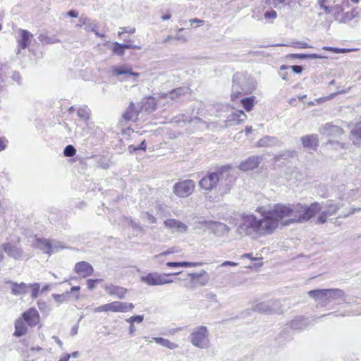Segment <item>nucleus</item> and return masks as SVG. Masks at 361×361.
<instances>
[{
	"label": "nucleus",
	"mask_w": 361,
	"mask_h": 361,
	"mask_svg": "<svg viewBox=\"0 0 361 361\" xmlns=\"http://www.w3.org/2000/svg\"><path fill=\"white\" fill-rule=\"evenodd\" d=\"M275 222L266 219L264 212L262 218L258 219L253 214H243L236 228L240 236H251L256 238L259 236L271 233L274 231Z\"/></svg>",
	"instance_id": "f257e3e1"
},
{
	"label": "nucleus",
	"mask_w": 361,
	"mask_h": 361,
	"mask_svg": "<svg viewBox=\"0 0 361 361\" xmlns=\"http://www.w3.org/2000/svg\"><path fill=\"white\" fill-rule=\"evenodd\" d=\"M319 202H313L310 205L298 203L290 206L291 216L285 222V225L293 223H303L314 217L322 209Z\"/></svg>",
	"instance_id": "f03ea898"
},
{
	"label": "nucleus",
	"mask_w": 361,
	"mask_h": 361,
	"mask_svg": "<svg viewBox=\"0 0 361 361\" xmlns=\"http://www.w3.org/2000/svg\"><path fill=\"white\" fill-rule=\"evenodd\" d=\"M255 89L253 80L246 73H236L233 76V86L231 98L235 101L245 94L252 93Z\"/></svg>",
	"instance_id": "7ed1b4c3"
},
{
	"label": "nucleus",
	"mask_w": 361,
	"mask_h": 361,
	"mask_svg": "<svg viewBox=\"0 0 361 361\" xmlns=\"http://www.w3.org/2000/svg\"><path fill=\"white\" fill-rule=\"evenodd\" d=\"M231 170L230 167L224 166L218 172H210L208 173L204 177H203L199 182L200 186L206 190H211L214 188L219 182L223 183V181H227L225 185L226 190H230V185L232 182L231 177H230Z\"/></svg>",
	"instance_id": "20e7f679"
},
{
	"label": "nucleus",
	"mask_w": 361,
	"mask_h": 361,
	"mask_svg": "<svg viewBox=\"0 0 361 361\" xmlns=\"http://www.w3.org/2000/svg\"><path fill=\"white\" fill-rule=\"evenodd\" d=\"M290 205L278 204L273 209L269 211H264V214L266 219L275 222L274 230L278 227L279 221L284 218L291 216Z\"/></svg>",
	"instance_id": "39448f33"
},
{
	"label": "nucleus",
	"mask_w": 361,
	"mask_h": 361,
	"mask_svg": "<svg viewBox=\"0 0 361 361\" xmlns=\"http://www.w3.org/2000/svg\"><path fill=\"white\" fill-rule=\"evenodd\" d=\"M189 338L191 343L197 348L206 349L209 346V331L204 326L194 328Z\"/></svg>",
	"instance_id": "423d86ee"
},
{
	"label": "nucleus",
	"mask_w": 361,
	"mask_h": 361,
	"mask_svg": "<svg viewBox=\"0 0 361 361\" xmlns=\"http://www.w3.org/2000/svg\"><path fill=\"white\" fill-rule=\"evenodd\" d=\"M180 274V272H176L173 274H158V273H149L145 276L142 277V281L146 283L149 286H159L167 283H173V281L168 279L169 276H176Z\"/></svg>",
	"instance_id": "0eeeda50"
},
{
	"label": "nucleus",
	"mask_w": 361,
	"mask_h": 361,
	"mask_svg": "<svg viewBox=\"0 0 361 361\" xmlns=\"http://www.w3.org/2000/svg\"><path fill=\"white\" fill-rule=\"evenodd\" d=\"M195 188V182L192 180L187 179L176 183L173 187V192L177 197L184 198L190 196L193 192Z\"/></svg>",
	"instance_id": "6e6552de"
},
{
	"label": "nucleus",
	"mask_w": 361,
	"mask_h": 361,
	"mask_svg": "<svg viewBox=\"0 0 361 361\" xmlns=\"http://www.w3.org/2000/svg\"><path fill=\"white\" fill-rule=\"evenodd\" d=\"M255 312L266 314H281L283 310L279 302L269 301L257 303L252 307Z\"/></svg>",
	"instance_id": "1a4fd4ad"
},
{
	"label": "nucleus",
	"mask_w": 361,
	"mask_h": 361,
	"mask_svg": "<svg viewBox=\"0 0 361 361\" xmlns=\"http://www.w3.org/2000/svg\"><path fill=\"white\" fill-rule=\"evenodd\" d=\"M320 204L322 208L316 220V223L319 224H324L329 216L336 214L340 209V205L334 204L332 200H328L324 204Z\"/></svg>",
	"instance_id": "9d476101"
},
{
	"label": "nucleus",
	"mask_w": 361,
	"mask_h": 361,
	"mask_svg": "<svg viewBox=\"0 0 361 361\" xmlns=\"http://www.w3.org/2000/svg\"><path fill=\"white\" fill-rule=\"evenodd\" d=\"M201 224L217 237H222L228 234L231 230L226 224L219 221H203Z\"/></svg>",
	"instance_id": "9b49d317"
},
{
	"label": "nucleus",
	"mask_w": 361,
	"mask_h": 361,
	"mask_svg": "<svg viewBox=\"0 0 361 361\" xmlns=\"http://www.w3.org/2000/svg\"><path fill=\"white\" fill-rule=\"evenodd\" d=\"M0 250H4L10 257L16 260L23 259V250L17 245L6 243L0 245Z\"/></svg>",
	"instance_id": "f8f14e48"
},
{
	"label": "nucleus",
	"mask_w": 361,
	"mask_h": 361,
	"mask_svg": "<svg viewBox=\"0 0 361 361\" xmlns=\"http://www.w3.org/2000/svg\"><path fill=\"white\" fill-rule=\"evenodd\" d=\"M308 295L313 298L320 307L329 305L326 289H316L308 292Z\"/></svg>",
	"instance_id": "ddd939ff"
},
{
	"label": "nucleus",
	"mask_w": 361,
	"mask_h": 361,
	"mask_svg": "<svg viewBox=\"0 0 361 361\" xmlns=\"http://www.w3.org/2000/svg\"><path fill=\"white\" fill-rule=\"evenodd\" d=\"M22 319L30 326H35L39 323L40 317L37 310L31 307L23 313Z\"/></svg>",
	"instance_id": "4468645a"
},
{
	"label": "nucleus",
	"mask_w": 361,
	"mask_h": 361,
	"mask_svg": "<svg viewBox=\"0 0 361 361\" xmlns=\"http://www.w3.org/2000/svg\"><path fill=\"white\" fill-rule=\"evenodd\" d=\"M107 312H126L134 308L133 303L114 301L106 304Z\"/></svg>",
	"instance_id": "2eb2a0df"
},
{
	"label": "nucleus",
	"mask_w": 361,
	"mask_h": 361,
	"mask_svg": "<svg viewBox=\"0 0 361 361\" xmlns=\"http://www.w3.org/2000/svg\"><path fill=\"white\" fill-rule=\"evenodd\" d=\"M247 118V115L242 110H235L229 114L225 122L226 126L238 125L244 122Z\"/></svg>",
	"instance_id": "dca6fc26"
},
{
	"label": "nucleus",
	"mask_w": 361,
	"mask_h": 361,
	"mask_svg": "<svg viewBox=\"0 0 361 361\" xmlns=\"http://www.w3.org/2000/svg\"><path fill=\"white\" fill-rule=\"evenodd\" d=\"M164 226L173 232L186 233L188 226L183 222L174 219H169L164 221Z\"/></svg>",
	"instance_id": "f3484780"
},
{
	"label": "nucleus",
	"mask_w": 361,
	"mask_h": 361,
	"mask_svg": "<svg viewBox=\"0 0 361 361\" xmlns=\"http://www.w3.org/2000/svg\"><path fill=\"white\" fill-rule=\"evenodd\" d=\"M192 93V90L189 87L183 86L177 87L170 92L166 94H163L161 97L170 99L171 100H174L180 98L181 96L190 94Z\"/></svg>",
	"instance_id": "a211bd4d"
},
{
	"label": "nucleus",
	"mask_w": 361,
	"mask_h": 361,
	"mask_svg": "<svg viewBox=\"0 0 361 361\" xmlns=\"http://www.w3.org/2000/svg\"><path fill=\"white\" fill-rule=\"evenodd\" d=\"M327 290V297L329 300V304L334 301L340 300L342 302L347 303L346 301V295L345 292L339 288H329L326 289Z\"/></svg>",
	"instance_id": "6ab92c4d"
},
{
	"label": "nucleus",
	"mask_w": 361,
	"mask_h": 361,
	"mask_svg": "<svg viewBox=\"0 0 361 361\" xmlns=\"http://www.w3.org/2000/svg\"><path fill=\"white\" fill-rule=\"evenodd\" d=\"M140 109L139 104H137V106H135V104L131 102L123 114V118L127 121H136Z\"/></svg>",
	"instance_id": "aec40b11"
},
{
	"label": "nucleus",
	"mask_w": 361,
	"mask_h": 361,
	"mask_svg": "<svg viewBox=\"0 0 361 361\" xmlns=\"http://www.w3.org/2000/svg\"><path fill=\"white\" fill-rule=\"evenodd\" d=\"M75 272L83 278L91 276L94 269L90 264L87 262H78L75 266Z\"/></svg>",
	"instance_id": "412c9836"
},
{
	"label": "nucleus",
	"mask_w": 361,
	"mask_h": 361,
	"mask_svg": "<svg viewBox=\"0 0 361 361\" xmlns=\"http://www.w3.org/2000/svg\"><path fill=\"white\" fill-rule=\"evenodd\" d=\"M39 247L47 253H52L62 249L63 247L61 246L59 243H51L50 240L44 239L38 240Z\"/></svg>",
	"instance_id": "4be33fe9"
},
{
	"label": "nucleus",
	"mask_w": 361,
	"mask_h": 361,
	"mask_svg": "<svg viewBox=\"0 0 361 361\" xmlns=\"http://www.w3.org/2000/svg\"><path fill=\"white\" fill-rule=\"evenodd\" d=\"M302 146L310 149L315 150L319 145V137L316 134H311L301 137Z\"/></svg>",
	"instance_id": "5701e85b"
},
{
	"label": "nucleus",
	"mask_w": 361,
	"mask_h": 361,
	"mask_svg": "<svg viewBox=\"0 0 361 361\" xmlns=\"http://www.w3.org/2000/svg\"><path fill=\"white\" fill-rule=\"evenodd\" d=\"M261 159V157L258 156L250 157L245 161L241 162L239 168L244 171L253 170L259 166Z\"/></svg>",
	"instance_id": "b1692460"
},
{
	"label": "nucleus",
	"mask_w": 361,
	"mask_h": 361,
	"mask_svg": "<svg viewBox=\"0 0 361 361\" xmlns=\"http://www.w3.org/2000/svg\"><path fill=\"white\" fill-rule=\"evenodd\" d=\"M105 290L109 295L116 296L119 299L124 298L127 292L126 288L113 284L106 285Z\"/></svg>",
	"instance_id": "393cba45"
},
{
	"label": "nucleus",
	"mask_w": 361,
	"mask_h": 361,
	"mask_svg": "<svg viewBox=\"0 0 361 361\" xmlns=\"http://www.w3.org/2000/svg\"><path fill=\"white\" fill-rule=\"evenodd\" d=\"M113 74L114 75H124V79H129L130 77H138V73H134L131 68L126 66L116 67L113 70Z\"/></svg>",
	"instance_id": "a878e982"
},
{
	"label": "nucleus",
	"mask_w": 361,
	"mask_h": 361,
	"mask_svg": "<svg viewBox=\"0 0 361 361\" xmlns=\"http://www.w3.org/2000/svg\"><path fill=\"white\" fill-rule=\"evenodd\" d=\"M308 325L307 319L302 316L296 317L289 323L290 328L294 330L305 329Z\"/></svg>",
	"instance_id": "bb28decb"
},
{
	"label": "nucleus",
	"mask_w": 361,
	"mask_h": 361,
	"mask_svg": "<svg viewBox=\"0 0 361 361\" xmlns=\"http://www.w3.org/2000/svg\"><path fill=\"white\" fill-rule=\"evenodd\" d=\"M25 322L21 318L18 319L15 323V332L13 335L17 337L24 336L27 332V326Z\"/></svg>",
	"instance_id": "cd10ccee"
},
{
	"label": "nucleus",
	"mask_w": 361,
	"mask_h": 361,
	"mask_svg": "<svg viewBox=\"0 0 361 361\" xmlns=\"http://www.w3.org/2000/svg\"><path fill=\"white\" fill-rule=\"evenodd\" d=\"M21 39L18 41V45L21 49H26L30 43L32 35L26 30H20Z\"/></svg>",
	"instance_id": "c85d7f7f"
},
{
	"label": "nucleus",
	"mask_w": 361,
	"mask_h": 361,
	"mask_svg": "<svg viewBox=\"0 0 361 361\" xmlns=\"http://www.w3.org/2000/svg\"><path fill=\"white\" fill-rule=\"evenodd\" d=\"M320 132L327 135H333L334 134L341 135L343 133V130L337 126L326 123L323 126L322 129L320 130Z\"/></svg>",
	"instance_id": "c756f323"
},
{
	"label": "nucleus",
	"mask_w": 361,
	"mask_h": 361,
	"mask_svg": "<svg viewBox=\"0 0 361 361\" xmlns=\"http://www.w3.org/2000/svg\"><path fill=\"white\" fill-rule=\"evenodd\" d=\"M279 142L278 139L273 136H264L257 142V147H268L277 145Z\"/></svg>",
	"instance_id": "7c9ffc66"
},
{
	"label": "nucleus",
	"mask_w": 361,
	"mask_h": 361,
	"mask_svg": "<svg viewBox=\"0 0 361 361\" xmlns=\"http://www.w3.org/2000/svg\"><path fill=\"white\" fill-rule=\"evenodd\" d=\"M27 284L22 282L20 283H12L11 293L15 295L25 294L27 291Z\"/></svg>",
	"instance_id": "2f4dec72"
},
{
	"label": "nucleus",
	"mask_w": 361,
	"mask_h": 361,
	"mask_svg": "<svg viewBox=\"0 0 361 361\" xmlns=\"http://www.w3.org/2000/svg\"><path fill=\"white\" fill-rule=\"evenodd\" d=\"M140 108L144 109L145 111L148 112H152L154 111L157 108V103L155 102V99L152 97L145 98L142 101V105L140 106Z\"/></svg>",
	"instance_id": "473e14b6"
},
{
	"label": "nucleus",
	"mask_w": 361,
	"mask_h": 361,
	"mask_svg": "<svg viewBox=\"0 0 361 361\" xmlns=\"http://www.w3.org/2000/svg\"><path fill=\"white\" fill-rule=\"evenodd\" d=\"M203 264L202 262H167L166 265L169 267H200Z\"/></svg>",
	"instance_id": "72a5a7b5"
},
{
	"label": "nucleus",
	"mask_w": 361,
	"mask_h": 361,
	"mask_svg": "<svg viewBox=\"0 0 361 361\" xmlns=\"http://www.w3.org/2000/svg\"><path fill=\"white\" fill-rule=\"evenodd\" d=\"M350 139L355 145L361 139V121L357 123L350 131Z\"/></svg>",
	"instance_id": "f704fd0d"
},
{
	"label": "nucleus",
	"mask_w": 361,
	"mask_h": 361,
	"mask_svg": "<svg viewBox=\"0 0 361 361\" xmlns=\"http://www.w3.org/2000/svg\"><path fill=\"white\" fill-rule=\"evenodd\" d=\"M152 339L157 343H158L162 346L166 347L171 350L176 349L178 347V345L176 343H173V342L170 341L169 340L161 338V337H154Z\"/></svg>",
	"instance_id": "c9c22d12"
},
{
	"label": "nucleus",
	"mask_w": 361,
	"mask_h": 361,
	"mask_svg": "<svg viewBox=\"0 0 361 361\" xmlns=\"http://www.w3.org/2000/svg\"><path fill=\"white\" fill-rule=\"evenodd\" d=\"M239 99L240 100V103L242 104L243 106L247 111H250L252 109L255 97L252 96L245 98L241 97L239 98Z\"/></svg>",
	"instance_id": "e433bc0d"
},
{
	"label": "nucleus",
	"mask_w": 361,
	"mask_h": 361,
	"mask_svg": "<svg viewBox=\"0 0 361 361\" xmlns=\"http://www.w3.org/2000/svg\"><path fill=\"white\" fill-rule=\"evenodd\" d=\"M38 39L43 44H51L59 42V39L56 36H49L46 34H40Z\"/></svg>",
	"instance_id": "4c0bfd02"
},
{
	"label": "nucleus",
	"mask_w": 361,
	"mask_h": 361,
	"mask_svg": "<svg viewBox=\"0 0 361 361\" xmlns=\"http://www.w3.org/2000/svg\"><path fill=\"white\" fill-rule=\"evenodd\" d=\"M77 114L82 120L87 122L90 118L91 111L87 106H85L78 109Z\"/></svg>",
	"instance_id": "58836bf2"
},
{
	"label": "nucleus",
	"mask_w": 361,
	"mask_h": 361,
	"mask_svg": "<svg viewBox=\"0 0 361 361\" xmlns=\"http://www.w3.org/2000/svg\"><path fill=\"white\" fill-rule=\"evenodd\" d=\"M197 275H200L199 277H197L195 279V281H197L195 283L197 287V286H204L207 285L208 283V277L207 274L204 270H202L201 272L197 273Z\"/></svg>",
	"instance_id": "ea45409f"
},
{
	"label": "nucleus",
	"mask_w": 361,
	"mask_h": 361,
	"mask_svg": "<svg viewBox=\"0 0 361 361\" xmlns=\"http://www.w3.org/2000/svg\"><path fill=\"white\" fill-rule=\"evenodd\" d=\"M200 276V275H197V273L188 274V276L190 277V279L185 283V287L190 290H193L195 288H197V286L195 284L197 281H195V279L197 277H199Z\"/></svg>",
	"instance_id": "a19ab883"
},
{
	"label": "nucleus",
	"mask_w": 361,
	"mask_h": 361,
	"mask_svg": "<svg viewBox=\"0 0 361 361\" xmlns=\"http://www.w3.org/2000/svg\"><path fill=\"white\" fill-rule=\"evenodd\" d=\"M357 16V12L355 10H353L350 12L344 13L341 15V23H346L350 20L354 19Z\"/></svg>",
	"instance_id": "79ce46f5"
},
{
	"label": "nucleus",
	"mask_w": 361,
	"mask_h": 361,
	"mask_svg": "<svg viewBox=\"0 0 361 361\" xmlns=\"http://www.w3.org/2000/svg\"><path fill=\"white\" fill-rule=\"evenodd\" d=\"M289 56L291 58H296V59H322L323 58V56H319L317 54H290Z\"/></svg>",
	"instance_id": "37998d69"
},
{
	"label": "nucleus",
	"mask_w": 361,
	"mask_h": 361,
	"mask_svg": "<svg viewBox=\"0 0 361 361\" xmlns=\"http://www.w3.org/2000/svg\"><path fill=\"white\" fill-rule=\"evenodd\" d=\"M317 4L319 6V8L324 10V11L327 14L334 11V8L330 7L328 5L329 0H318Z\"/></svg>",
	"instance_id": "c03bdc74"
},
{
	"label": "nucleus",
	"mask_w": 361,
	"mask_h": 361,
	"mask_svg": "<svg viewBox=\"0 0 361 361\" xmlns=\"http://www.w3.org/2000/svg\"><path fill=\"white\" fill-rule=\"evenodd\" d=\"M285 46H288L297 49H305V48H312V46H310L307 43L302 41H294L291 42L289 44H284Z\"/></svg>",
	"instance_id": "a18cd8bd"
},
{
	"label": "nucleus",
	"mask_w": 361,
	"mask_h": 361,
	"mask_svg": "<svg viewBox=\"0 0 361 361\" xmlns=\"http://www.w3.org/2000/svg\"><path fill=\"white\" fill-rule=\"evenodd\" d=\"M31 290V297L32 299L37 298L39 295L40 285L38 283L27 285Z\"/></svg>",
	"instance_id": "49530a36"
},
{
	"label": "nucleus",
	"mask_w": 361,
	"mask_h": 361,
	"mask_svg": "<svg viewBox=\"0 0 361 361\" xmlns=\"http://www.w3.org/2000/svg\"><path fill=\"white\" fill-rule=\"evenodd\" d=\"M288 68H290L293 71V72L298 73V74L301 73L302 71H303L302 66H298V65H294V66L282 65L280 67V71H286Z\"/></svg>",
	"instance_id": "de8ad7c7"
},
{
	"label": "nucleus",
	"mask_w": 361,
	"mask_h": 361,
	"mask_svg": "<svg viewBox=\"0 0 361 361\" xmlns=\"http://www.w3.org/2000/svg\"><path fill=\"white\" fill-rule=\"evenodd\" d=\"M124 48L122 45V44H119L118 42L114 43V47L112 48L113 52L118 55V56H122L124 54Z\"/></svg>",
	"instance_id": "09e8293b"
},
{
	"label": "nucleus",
	"mask_w": 361,
	"mask_h": 361,
	"mask_svg": "<svg viewBox=\"0 0 361 361\" xmlns=\"http://www.w3.org/2000/svg\"><path fill=\"white\" fill-rule=\"evenodd\" d=\"M76 149L73 145H68L65 147L63 150V154L66 157H73L75 154Z\"/></svg>",
	"instance_id": "8fccbe9b"
},
{
	"label": "nucleus",
	"mask_w": 361,
	"mask_h": 361,
	"mask_svg": "<svg viewBox=\"0 0 361 361\" xmlns=\"http://www.w3.org/2000/svg\"><path fill=\"white\" fill-rule=\"evenodd\" d=\"M142 218L150 224H155L157 222V219L149 212L142 213Z\"/></svg>",
	"instance_id": "3c124183"
},
{
	"label": "nucleus",
	"mask_w": 361,
	"mask_h": 361,
	"mask_svg": "<svg viewBox=\"0 0 361 361\" xmlns=\"http://www.w3.org/2000/svg\"><path fill=\"white\" fill-rule=\"evenodd\" d=\"M333 8H334V11H335L334 14L335 20L341 23V15L343 14V9L338 6H333Z\"/></svg>",
	"instance_id": "603ef678"
},
{
	"label": "nucleus",
	"mask_w": 361,
	"mask_h": 361,
	"mask_svg": "<svg viewBox=\"0 0 361 361\" xmlns=\"http://www.w3.org/2000/svg\"><path fill=\"white\" fill-rule=\"evenodd\" d=\"M241 258H248V259H250L252 261H262V257H253L252 256V254H250V253L243 254L241 256ZM255 266H257V267H260L262 266V262H260L259 263L256 264Z\"/></svg>",
	"instance_id": "864d4df0"
},
{
	"label": "nucleus",
	"mask_w": 361,
	"mask_h": 361,
	"mask_svg": "<svg viewBox=\"0 0 361 361\" xmlns=\"http://www.w3.org/2000/svg\"><path fill=\"white\" fill-rule=\"evenodd\" d=\"M144 319V317L142 315H135V316H132L130 317V318H128L126 319V322L128 323H134V322H136V323H141L142 322Z\"/></svg>",
	"instance_id": "5fc2aeb1"
},
{
	"label": "nucleus",
	"mask_w": 361,
	"mask_h": 361,
	"mask_svg": "<svg viewBox=\"0 0 361 361\" xmlns=\"http://www.w3.org/2000/svg\"><path fill=\"white\" fill-rule=\"evenodd\" d=\"M97 23L92 20V19L89 18V23H87L86 25H85V30L87 31L93 30L94 28H97Z\"/></svg>",
	"instance_id": "6e6d98bb"
},
{
	"label": "nucleus",
	"mask_w": 361,
	"mask_h": 361,
	"mask_svg": "<svg viewBox=\"0 0 361 361\" xmlns=\"http://www.w3.org/2000/svg\"><path fill=\"white\" fill-rule=\"evenodd\" d=\"M277 17V13L274 10H271L265 12L264 18L266 19H275Z\"/></svg>",
	"instance_id": "4d7b16f0"
},
{
	"label": "nucleus",
	"mask_w": 361,
	"mask_h": 361,
	"mask_svg": "<svg viewBox=\"0 0 361 361\" xmlns=\"http://www.w3.org/2000/svg\"><path fill=\"white\" fill-rule=\"evenodd\" d=\"M122 32H118V36H121V35L124 32L133 34L135 32V27H121Z\"/></svg>",
	"instance_id": "13d9d810"
},
{
	"label": "nucleus",
	"mask_w": 361,
	"mask_h": 361,
	"mask_svg": "<svg viewBox=\"0 0 361 361\" xmlns=\"http://www.w3.org/2000/svg\"><path fill=\"white\" fill-rule=\"evenodd\" d=\"M87 23H89V18H88L81 17L79 19V21H78V23L77 24V26H78V27H85V25H86Z\"/></svg>",
	"instance_id": "bf43d9fd"
},
{
	"label": "nucleus",
	"mask_w": 361,
	"mask_h": 361,
	"mask_svg": "<svg viewBox=\"0 0 361 361\" xmlns=\"http://www.w3.org/2000/svg\"><path fill=\"white\" fill-rule=\"evenodd\" d=\"M11 78H12V79H13L14 81L17 82L18 84H20V81H21V76H20V73H19L18 72H16V71L13 72V73H12V76H11Z\"/></svg>",
	"instance_id": "052dcab7"
},
{
	"label": "nucleus",
	"mask_w": 361,
	"mask_h": 361,
	"mask_svg": "<svg viewBox=\"0 0 361 361\" xmlns=\"http://www.w3.org/2000/svg\"><path fill=\"white\" fill-rule=\"evenodd\" d=\"M98 281H99V280H97V279H96V280L88 279L87 281V284L88 288L90 290H92L94 288L95 283H97Z\"/></svg>",
	"instance_id": "680f3d73"
},
{
	"label": "nucleus",
	"mask_w": 361,
	"mask_h": 361,
	"mask_svg": "<svg viewBox=\"0 0 361 361\" xmlns=\"http://www.w3.org/2000/svg\"><path fill=\"white\" fill-rule=\"evenodd\" d=\"M94 312H107L106 304L101 305L94 309Z\"/></svg>",
	"instance_id": "e2e57ef3"
},
{
	"label": "nucleus",
	"mask_w": 361,
	"mask_h": 361,
	"mask_svg": "<svg viewBox=\"0 0 361 361\" xmlns=\"http://www.w3.org/2000/svg\"><path fill=\"white\" fill-rule=\"evenodd\" d=\"M238 263L233 262L231 261H225L220 266L221 267H226V266L236 267V266H238Z\"/></svg>",
	"instance_id": "0e129e2a"
},
{
	"label": "nucleus",
	"mask_w": 361,
	"mask_h": 361,
	"mask_svg": "<svg viewBox=\"0 0 361 361\" xmlns=\"http://www.w3.org/2000/svg\"><path fill=\"white\" fill-rule=\"evenodd\" d=\"M361 211V208L360 207H352L350 209V211L348 212V214L347 215H345V216H347L348 215H350V214H355V212H359Z\"/></svg>",
	"instance_id": "69168bd1"
},
{
	"label": "nucleus",
	"mask_w": 361,
	"mask_h": 361,
	"mask_svg": "<svg viewBox=\"0 0 361 361\" xmlns=\"http://www.w3.org/2000/svg\"><path fill=\"white\" fill-rule=\"evenodd\" d=\"M53 297L57 302H62L66 296L63 295L55 294V295H53Z\"/></svg>",
	"instance_id": "338daca9"
},
{
	"label": "nucleus",
	"mask_w": 361,
	"mask_h": 361,
	"mask_svg": "<svg viewBox=\"0 0 361 361\" xmlns=\"http://www.w3.org/2000/svg\"><path fill=\"white\" fill-rule=\"evenodd\" d=\"M71 357V355L70 354H64L60 359L59 361H68L69 359Z\"/></svg>",
	"instance_id": "774afa93"
}]
</instances>
